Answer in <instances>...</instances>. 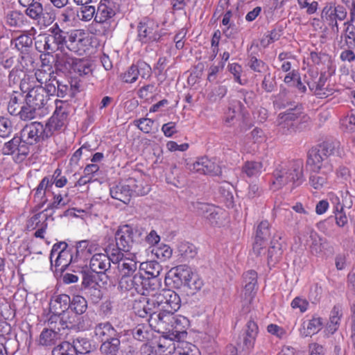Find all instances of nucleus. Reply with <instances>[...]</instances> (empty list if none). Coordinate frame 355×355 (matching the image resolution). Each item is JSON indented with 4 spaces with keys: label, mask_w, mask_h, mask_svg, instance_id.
Returning a JSON list of instances; mask_svg holds the SVG:
<instances>
[{
    "label": "nucleus",
    "mask_w": 355,
    "mask_h": 355,
    "mask_svg": "<svg viewBox=\"0 0 355 355\" xmlns=\"http://www.w3.org/2000/svg\"><path fill=\"white\" fill-rule=\"evenodd\" d=\"M53 355H76L75 349L72 343L64 341L55 346L53 351Z\"/></svg>",
    "instance_id": "79ce46f5"
},
{
    "label": "nucleus",
    "mask_w": 355,
    "mask_h": 355,
    "mask_svg": "<svg viewBox=\"0 0 355 355\" xmlns=\"http://www.w3.org/2000/svg\"><path fill=\"white\" fill-rule=\"evenodd\" d=\"M72 345L75 349L76 355L78 354H87L91 351L92 345L89 340L85 338H76Z\"/></svg>",
    "instance_id": "a19ab883"
},
{
    "label": "nucleus",
    "mask_w": 355,
    "mask_h": 355,
    "mask_svg": "<svg viewBox=\"0 0 355 355\" xmlns=\"http://www.w3.org/2000/svg\"><path fill=\"white\" fill-rule=\"evenodd\" d=\"M142 284L145 290L144 295L146 296L141 297L139 300H142L144 298H152L154 294H159L162 291L160 290L161 282L157 277L146 279Z\"/></svg>",
    "instance_id": "7c9ffc66"
},
{
    "label": "nucleus",
    "mask_w": 355,
    "mask_h": 355,
    "mask_svg": "<svg viewBox=\"0 0 355 355\" xmlns=\"http://www.w3.org/2000/svg\"><path fill=\"white\" fill-rule=\"evenodd\" d=\"M139 76V69L135 65H132L123 76L122 79L125 83H135Z\"/></svg>",
    "instance_id": "13d9d810"
},
{
    "label": "nucleus",
    "mask_w": 355,
    "mask_h": 355,
    "mask_svg": "<svg viewBox=\"0 0 355 355\" xmlns=\"http://www.w3.org/2000/svg\"><path fill=\"white\" fill-rule=\"evenodd\" d=\"M65 334L62 332L56 325L55 320H51L49 318L47 326L41 332L39 337V344L42 346H51L54 345L58 340H60L62 337Z\"/></svg>",
    "instance_id": "2eb2a0df"
},
{
    "label": "nucleus",
    "mask_w": 355,
    "mask_h": 355,
    "mask_svg": "<svg viewBox=\"0 0 355 355\" xmlns=\"http://www.w3.org/2000/svg\"><path fill=\"white\" fill-rule=\"evenodd\" d=\"M141 269L145 271V273L148 275L146 279L149 278H157L161 270L160 265L154 261L141 263Z\"/></svg>",
    "instance_id": "58836bf2"
},
{
    "label": "nucleus",
    "mask_w": 355,
    "mask_h": 355,
    "mask_svg": "<svg viewBox=\"0 0 355 355\" xmlns=\"http://www.w3.org/2000/svg\"><path fill=\"white\" fill-rule=\"evenodd\" d=\"M69 306H71L77 314H82L86 311L87 303L83 297L75 295L70 302Z\"/></svg>",
    "instance_id": "c03bdc74"
},
{
    "label": "nucleus",
    "mask_w": 355,
    "mask_h": 355,
    "mask_svg": "<svg viewBox=\"0 0 355 355\" xmlns=\"http://www.w3.org/2000/svg\"><path fill=\"white\" fill-rule=\"evenodd\" d=\"M51 266H54L56 270L64 271L68 266L75 272L76 262L73 254L67 249L65 242L55 243L50 254Z\"/></svg>",
    "instance_id": "423d86ee"
},
{
    "label": "nucleus",
    "mask_w": 355,
    "mask_h": 355,
    "mask_svg": "<svg viewBox=\"0 0 355 355\" xmlns=\"http://www.w3.org/2000/svg\"><path fill=\"white\" fill-rule=\"evenodd\" d=\"M38 110L37 107L31 106V105H24L20 107V110L17 111V114L22 120H31L35 117V112Z\"/></svg>",
    "instance_id": "8fccbe9b"
},
{
    "label": "nucleus",
    "mask_w": 355,
    "mask_h": 355,
    "mask_svg": "<svg viewBox=\"0 0 355 355\" xmlns=\"http://www.w3.org/2000/svg\"><path fill=\"white\" fill-rule=\"evenodd\" d=\"M341 315V309L339 306H334L331 311L329 322L326 327L329 334H333L338 329Z\"/></svg>",
    "instance_id": "c9c22d12"
},
{
    "label": "nucleus",
    "mask_w": 355,
    "mask_h": 355,
    "mask_svg": "<svg viewBox=\"0 0 355 355\" xmlns=\"http://www.w3.org/2000/svg\"><path fill=\"white\" fill-rule=\"evenodd\" d=\"M134 124L144 133H150L152 131L154 121L148 118H142L134 121Z\"/></svg>",
    "instance_id": "5fc2aeb1"
},
{
    "label": "nucleus",
    "mask_w": 355,
    "mask_h": 355,
    "mask_svg": "<svg viewBox=\"0 0 355 355\" xmlns=\"http://www.w3.org/2000/svg\"><path fill=\"white\" fill-rule=\"evenodd\" d=\"M47 214L45 211L34 214L27 221V228L35 230L38 227H46Z\"/></svg>",
    "instance_id": "72a5a7b5"
},
{
    "label": "nucleus",
    "mask_w": 355,
    "mask_h": 355,
    "mask_svg": "<svg viewBox=\"0 0 355 355\" xmlns=\"http://www.w3.org/2000/svg\"><path fill=\"white\" fill-rule=\"evenodd\" d=\"M177 349L175 355H200L198 347L188 342L177 340Z\"/></svg>",
    "instance_id": "f704fd0d"
},
{
    "label": "nucleus",
    "mask_w": 355,
    "mask_h": 355,
    "mask_svg": "<svg viewBox=\"0 0 355 355\" xmlns=\"http://www.w3.org/2000/svg\"><path fill=\"white\" fill-rule=\"evenodd\" d=\"M180 305V297L174 291L162 289L159 294H154L152 298L137 301L134 304V310L139 317L146 318L154 309L174 313Z\"/></svg>",
    "instance_id": "f257e3e1"
},
{
    "label": "nucleus",
    "mask_w": 355,
    "mask_h": 355,
    "mask_svg": "<svg viewBox=\"0 0 355 355\" xmlns=\"http://www.w3.org/2000/svg\"><path fill=\"white\" fill-rule=\"evenodd\" d=\"M307 165L311 171L309 184L315 189H321L327 184L328 175L333 169L323 147L309 151Z\"/></svg>",
    "instance_id": "f03ea898"
},
{
    "label": "nucleus",
    "mask_w": 355,
    "mask_h": 355,
    "mask_svg": "<svg viewBox=\"0 0 355 355\" xmlns=\"http://www.w3.org/2000/svg\"><path fill=\"white\" fill-rule=\"evenodd\" d=\"M98 12L101 14L100 21H98L96 19V17L94 19L95 22H105L106 20L112 18L115 15V11L110 6H107L105 5H101L98 9Z\"/></svg>",
    "instance_id": "6e6d98bb"
},
{
    "label": "nucleus",
    "mask_w": 355,
    "mask_h": 355,
    "mask_svg": "<svg viewBox=\"0 0 355 355\" xmlns=\"http://www.w3.org/2000/svg\"><path fill=\"white\" fill-rule=\"evenodd\" d=\"M245 295H250L257 284V273L254 270L248 271L244 274Z\"/></svg>",
    "instance_id": "a18cd8bd"
},
{
    "label": "nucleus",
    "mask_w": 355,
    "mask_h": 355,
    "mask_svg": "<svg viewBox=\"0 0 355 355\" xmlns=\"http://www.w3.org/2000/svg\"><path fill=\"white\" fill-rule=\"evenodd\" d=\"M322 326V319L314 315L311 319L303 322L300 328V334L303 337L311 336L319 332Z\"/></svg>",
    "instance_id": "b1692460"
},
{
    "label": "nucleus",
    "mask_w": 355,
    "mask_h": 355,
    "mask_svg": "<svg viewBox=\"0 0 355 355\" xmlns=\"http://www.w3.org/2000/svg\"><path fill=\"white\" fill-rule=\"evenodd\" d=\"M263 171V164L259 162H247L243 166V172L249 178L259 175Z\"/></svg>",
    "instance_id": "4c0bfd02"
},
{
    "label": "nucleus",
    "mask_w": 355,
    "mask_h": 355,
    "mask_svg": "<svg viewBox=\"0 0 355 355\" xmlns=\"http://www.w3.org/2000/svg\"><path fill=\"white\" fill-rule=\"evenodd\" d=\"M89 268L84 272L83 274V286L87 290V293H89L93 300L98 302L103 297V292L101 288L105 287L106 285H103V283L99 280L98 275L97 278L95 276L87 273Z\"/></svg>",
    "instance_id": "a211bd4d"
},
{
    "label": "nucleus",
    "mask_w": 355,
    "mask_h": 355,
    "mask_svg": "<svg viewBox=\"0 0 355 355\" xmlns=\"http://www.w3.org/2000/svg\"><path fill=\"white\" fill-rule=\"evenodd\" d=\"M12 131L10 121L5 117L0 118V137L8 136Z\"/></svg>",
    "instance_id": "0e129e2a"
},
{
    "label": "nucleus",
    "mask_w": 355,
    "mask_h": 355,
    "mask_svg": "<svg viewBox=\"0 0 355 355\" xmlns=\"http://www.w3.org/2000/svg\"><path fill=\"white\" fill-rule=\"evenodd\" d=\"M137 231L129 225H121L115 232L116 248L112 251L119 250L123 253L129 252L135 240Z\"/></svg>",
    "instance_id": "9d476101"
},
{
    "label": "nucleus",
    "mask_w": 355,
    "mask_h": 355,
    "mask_svg": "<svg viewBox=\"0 0 355 355\" xmlns=\"http://www.w3.org/2000/svg\"><path fill=\"white\" fill-rule=\"evenodd\" d=\"M46 130L44 125L39 122H33L26 125L21 131V136L23 142L28 146L35 144L42 136L46 137Z\"/></svg>",
    "instance_id": "dca6fc26"
},
{
    "label": "nucleus",
    "mask_w": 355,
    "mask_h": 355,
    "mask_svg": "<svg viewBox=\"0 0 355 355\" xmlns=\"http://www.w3.org/2000/svg\"><path fill=\"white\" fill-rule=\"evenodd\" d=\"M171 272L173 275V282L178 286H183L190 295L195 294L201 289L203 281L187 265H180L174 268Z\"/></svg>",
    "instance_id": "39448f33"
},
{
    "label": "nucleus",
    "mask_w": 355,
    "mask_h": 355,
    "mask_svg": "<svg viewBox=\"0 0 355 355\" xmlns=\"http://www.w3.org/2000/svg\"><path fill=\"white\" fill-rule=\"evenodd\" d=\"M152 252L159 259L166 260L169 259L172 255V250L168 245L160 244L154 246Z\"/></svg>",
    "instance_id": "49530a36"
},
{
    "label": "nucleus",
    "mask_w": 355,
    "mask_h": 355,
    "mask_svg": "<svg viewBox=\"0 0 355 355\" xmlns=\"http://www.w3.org/2000/svg\"><path fill=\"white\" fill-rule=\"evenodd\" d=\"M56 65L62 71L72 73L73 67L76 59L66 52L60 51L56 53Z\"/></svg>",
    "instance_id": "c756f323"
},
{
    "label": "nucleus",
    "mask_w": 355,
    "mask_h": 355,
    "mask_svg": "<svg viewBox=\"0 0 355 355\" xmlns=\"http://www.w3.org/2000/svg\"><path fill=\"white\" fill-rule=\"evenodd\" d=\"M310 89L319 98H323L328 97L329 93L322 92V89L325 87V80L324 78L320 77L318 82L309 84Z\"/></svg>",
    "instance_id": "864d4df0"
},
{
    "label": "nucleus",
    "mask_w": 355,
    "mask_h": 355,
    "mask_svg": "<svg viewBox=\"0 0 355 355\" xmlns=\"http://www.w3.org/2000/svg\"><path fill=\"white\" fill-rule=\"evenodd\" d=\"M4 155L15 154L19 161L23 160L29 153V147L24 144L18 136L14 137L10 141L4 144L2 148Z\"/></svg>",
    "instance_id": "f3484780"
},
{
    "label": "nucleus",
    "mask_w": 355,
    "mask_h": 355,
    "mask_svg": "<svg viewBox=\"0 0 355 355\" xmlns=\"http://www.w3.org/2000/svg\"><path fill=\"white\" fill-rule=\"evenodd\" d=\"M149 327V324L148 325L145 324H139L132 330L133 337L139 341H144L146 339H148Z\"/></svg>",
    "instance_id": "09e8293b"
},
{
    "label": "nucleus",
    "mask_w": 355,
    "mask_h": 355,
    "mask_svg": "<svg viewBox=\"0 0 355 355\" xmlns=\"http://www.w3.org/2000/svg\"><path fill=\"white\" fill-rule=\"evenodd\" d=\"M196 206L199 214L206 218L211 226L216 227L224 224L227 214L221 208L200 202H198Z\"/></svg>",
    "instance_id": "f8f14e48"
},
{
    "label": "nucleus",
    "mask_w": 355,
    "mask_h": 355,
    "mask_svg": "<svg viewBox=\"0 0 355 355\" xmlns=\"http://www.w3.org/2000/svg\"><path fill=\"white\" fill-rule=\"evenodd\" d=\"M177 339L169 333H164L152 341L150 347L157 355H175Z\"/></svg>",
    "instance_id": "9b49d317"
},
{
    "label": "nucleus",
    "mask_w": 355,
    "mask_h": 355,
    "mask_svg": "<svg viewBox=\"0 0 355 355\" xmlns=\"http://www.w3.org/2000/svg\"><path fill=\"white\" fill-rule=\"evenodd\" d=\"M342 126L346 131L354 132L355 131V113L352 112L351 114L346 116L342 119Z\"/></svg>",
    "instance_id": "e2e57ef3"
},
{
    "label": "nucleus",
    "mask_w": 355,
    "mask_h": 355,
    "mask_svg": "<svg viewBox=\"0 0 355 355\" xmlns=\"http://www.w3.org/2000/svg\"><path fill=\"white\" fill-rule=\"evenodd\" d=\"M44 84V87H43V89H45V95L47 98L49 96L55 95L57 92L58 80H55L54 77L51 78V79L48 80Z\"/></svg>",
    "instance_id": "69168bd1"
},
{
    "label": "nucleus",
    "mask_w": 355,
    "mask_h": 355,
    "mask_svg": "<svg viewBox=\"0 0 355 355\" xmlns=\"http://www.w3.org/2000/svg\"><path fill=\"white\" fill-rule=\"evenodd\" d=\"M180 255L185 259L193 258L197 252L193 245L189 243H182L178 247Z\"/></svg>",
    "instance_id": "3c124183"
},
{
    "label": "nucleus",
    "mask_w": 355,
    "mask_h": 355,
    "mask_svg": "<svg viewBox=\"0 0 355 355\" xmlns=\"http://www.w3.org/2000/svg\"><path fill=\"white\" fill-rule=\"evenodd\" d=\"M291 306L293 309H299L301 313H304L308 310L309 303L304 298L296 297L292 300Z\"/></svg>",
    "instance_id": "bf43d9fd"
},
{
    "label": "nucleus",
    "mask_w": 355,
    "mask_h": 355,
    "mask_svg": "<svg viewBox=\"0 0 355 355\" xmlns=\"http://www.w3.org/2000/svg\"><path fill=\"white\" fill-rule=\"evenodd\" d=\"M128 180H134L133 185L130 187L132 190V196L134 193L138 196H144L147 194L150 190L149 184L145 180L144 177L141 175L137 178L132 177Z\"/></svg>",
    "instance_id": "2f4dec72"
},
{
    "label": "nucleus",
    "mask_w": 355,
    "mask_h": 355,
    "mask_svg": "<svg viewBox=\"0 0 355 355\" xmlns=\"http://www.w3.org/2000/svg\"><path fill=\"white\" fill-rule=\"evenodd\" d=\"M112 262L118 264V270L121 279L119 286L125 290L130 289L133 286L132 277H135L137 268V257L135 253H123L119 250L111 252Z\"/></svg>",
    "instance_id": "20e7f679"
},
{
    "label": "nucleus",
    "mask_w": 355,
    "mask_h": 355,
    "mask_svg": "<svg viewBox=\"0 0 355 355\" xmlns=\"http://www.w3.org/2000/svg\"><path fill=\"white\" fill-rule=\"evenodd\" d=\"M269 226L268 221L263 220L257 227L255 241L253 245V251L257 254L261 253V250L266 248L267 241L270 238Z\"/></svg>",
    "instance_id": "412c9836"
},
{
    "label": "nucleus",
    "mask_w": 355,
    "mask_h": 355,
    "mask_svg": "<svg viewBox=\"0 0 355 355\" xmlns=\"http://www.w3.org/2000/svg\"><path fill=\"white\" fill-rule=\"evenodd\" d=\"M92 71L91 65L87 60L76 59L73 67L72 72L78 73L79 75H87Z\"/></svg>",
    "instance_id": "603ef678"
},
{
    "label": "nucleus",
    "mask_w": 355,
    "mask_h": 355,
    "mask_svg": "<svg viewBox=\"0 0 355 355\" xmlns=\"http://www.w3.org/2000/svg\"><path fill=\"white\" fill-rule=\"evenodd\" d=\"M67 196L63 197L62 195H55L53 200L50 205L52 209H60L64 207L69 203Z\"/></svg>",
    "instance_id": "338daca9"
},
{
    "label": "nucleus",
    "mask_w": 355,
    "mask_h": 355,
    "mask_svg": "<svg viewBox=\"0 0 355 355\" xmlns=\"http://www.w3.org/2000/svg\"><path fill=\"white\" fill-rule=\"evenodd\" d=\"M65 105L66 104L62 101H55V110L44 127L46 130V137L51 136L54 131L60 130L64 126L67 119Z\"/></svg>",
    "instance_id": "4468645a"
},
{
    "label": "nucleus",
    "mask_w": 355,
    "mask_h": 355,
    "mask_svg": "<svg viewBox=\"0 0 355 355\" xmlns=\"http://www.w3.org/2000/svg\"><path fill=\"white\" fill-rule=\"evenodd\" d=\"M246 335L243 340V350L249 352L253 349L257 336L258 334V326L253 320H249L246 325Z\"/></svg>",
    "instance_id": "cd10ccee"
},
{
    "label": "nucleus",
    "mask_w": 355,
    "mask_h": 355,
    "mask_svg": "<svg viewBox=\"0 0 355 355\" xmlns=\"http://www.w3.org/2000/svg\"><path fill=\"white\" fill-rule=\"evenodd\" d=\"M336 223L339 227H344L347 223V217L343 211V205H338L334 208Z\"/></svg>",
    "instance_id": "4d7b16f0"
},
{
    "label": "nucleus",
    "mask_w": 355,
    "mask_h": 355,
    "mask_svg": "<svg viewBox=\"0 0 355 355\" xmlns=\"http://www.w3.org/2000/svg\"><path fill=\"white\" fill-rule=\"evenodd\" d=\"M347 16V10L345 7L340 5H327L322 10L321 17L323 20L337 22L338 20L343 21Z\"/></svg>",
    "instance_id": "5701e85b"
},
{
    "label": "nucleus",
    "mask_w": 355,
    "mask_h": 355,
    "mask_svg": "<svg viewBox=\"0 0 355 355\" xmlns=\"http://www.w3.org/2000/svg\"><path fill=\"white\" fill-rule=\"evenodd\" d=\"M96 45V39L94 36L90 35L89 33H85V37H83V42L78 44V51L76 53L83 55L89 51L91 47Z\"/></svg>",
    "instance_id": "ea45409f"
},
{
    "label": "nucleus",
    "mask_w": 355,
    "mask_h": 355,
    "mask_svg": "<svg viewBox=\"0 0 355 355\" xmlns=\"http://www.w3.org/2000/svg\"><path fill=\"white\" fill-rule=\"evenodd\" d=\"M26 14L33 19H37L40 15L42 8L41 4L37 1L27 6Z\"/></svg>",
    "instance_id": "774afa93"
},
{
    "label": "nucleus",
    "mask_w": 355,
    "mask_h": 355,
    "mask_svg": "<svg viewBox=\"0 0 355 355\" xmlns=\"http://www.w3.org/2000/svg\"><path fill=\"white\" fill-rule=\"evenodd\" d=\"M299 113L297 109L288 110L285 112L280 113L277 120V125L283 130L285 129L288 130L298 117Z\"/></svg>",
    "instance_id": "c85d7f7f"
},
{
    "label": "nucleus",
    "mask_w": 355,
    "mask_h": 355,
    "mask_svg": "<svg viewBox=\"0 0 355 355\" xmlns=\"http://www.w3.org/2000/svg\"><path fill=\"white\" fill-rule=\"evenodd\" d=\"M191 171L200 173L218 175L221 173L220 167L214 161L206 157L198 159L193 164Z\"/></svg>",
    "instance_id": "6ab92c4d"
},
{
    "label": "nucleus",
    "mask_w": 355,
    "mask_h": 355,
    "mask_svg": "<svg viewBox=\"0 0 355 355\" xmlns=\"http://www.w3.org/2000/svg\"><path fill=\"white\" fill-rule=\"evenodd\" d=\"M50 318L53 321L55 320L59 329L62 332H64L67 329H71L75 326L77 316L71 313V311L67 310L59 315H51Z\"/></svg>",
    "instance_id": "393cba45"
},
{
    "label": "nucleus",
    "mask_w": 355,
    "mask_h": 355,
    "mask_svg": "<svg viewBox=\"0 0 355 355\" xmlns=\"http://www.w3.org/2000/svg\"><path fill=\"white\" fill-rule=\"evenodd\" d=\"M189 325L188 319L180 315H174L171 320L170 332L177 340H181L187 334L186 328Z\"/></svg>",
    "instance_id": "4be33fe9"
},
{
    "label": "nucleus",
    "mask_w": 355,
    "mask_h": 355,
    "mask_svg": "<svg viewBox=\"0 0 355 355\" xmlns=\"http://www.w3.org/2000/svg\"><path fill=\"white\" fill-rule=\"evenodd\" d=\"M148 25V24H139L138 26V35L142 42L157 39V36L153 33V29Z\"/></svg>",
    "instance_id": "37998d69"
},
{
    "label": "nucleus",
    "mask_w": 355,
    "mask_h": 355,
    "mask_svg": "<svg viewBox=\"0 0 355 355\" xmlns=\"http://www.w3.org/2000/svg\"><path fill=\"white\" fill-rule=\"evenodd\" d=\"M19 87L21 93L25 94L24 97L27 105H31L40 109L46 103L48 98L42 86L38 85L31 88L29 84L26 80H23Z\"/></svg>",
    "instance_id": "6e6552de"
},
{
    "label": "nucleus",
    "mask_w": 355,
    "mask_h": 355,
    "mask_svg": "<svg viewBox=\"0 0 355 355\" xmlns=\"http://www.w3.org/2000/svg\"><path fill=\"white\" fill-rule=\"evenodd\" d=\"M85 37V32L82 30H75L71 31L68 39L66 41L67 47L73 52L78 51V44L83 42V37Z\"/></svg>",
    "instance_id": "473e14b6"
},
{
    "label": "nucleus",
    "mask_w": 355,
    "mask_h": 355,
    "mask_svg": "<svg viewBox=\"0 0 355 355\" xmlns=\"http://www.w3.org/2000/svg\"><path fill=\"white\" fill-rule=\"evenodd\" d=\"M22 100H24V97L22 94L15 92L12 94L8 106V110L11 114H17L18 108H20L21 107L19 103Z\"/></svg>",
    "instance_id": "de8ad7c7"
},
{
    "label": "nucleus",
    "mask_w": 355,
    "mask_h": 355,
    "mask_svg": "<svg viewBox=\"0 0 355 355\" xmlns=\"http://www.w3.org/2000/svg\"><path fill=\"white\" fill-rule=\"evenodd\" d=\"M249 66L253 71L259 73H266L268 70V67L263 61L256 58H252Z\"/></svg>",
    "instance_id": "052dcab7"
},
{
    "label": "nucleus",
    "mask_w": 355,
    "mask_h": 355,
    "mask_svg": "<svg viewBox=\"0 0 355 355\" xmlns=\"http://www.w3.org/2000/svg\"><path fill=\"white\" fill-rule=\"evenodd\" d=\"M133 183L134 180H125L118 184L112 186L110 189L112 198L128 204L132 196L130 187L133 185Z\"/></svg>",
    "instance_id": "aec40b11"
},
{
    "label": "nucleus",
    "mask_w": 355,
    "mask_h": 355,
    "mask_svg": "<svg viewBox=\"0 0 355 355\" xmlns=\"http://www.w3.org/2000/svg\"><path fill=\"white\" fill-rule=\"evenodd\" d=\"M149 326L159 333H169L173 313L154 309L148 313Z\"/></svg>",
    "instance_id": "ddd939ff"
},
{
    "label": "nucleus",
    "mask_w": 355,
    "mask_h": 355,
    "mask_svg": "<svg viewBox=\"0 0 355 355\" xmlns=\"http://www.w3.org/2000/svg\"><path fill=\"white\" fill-rule=\"evenodd\" d=\"M61 170L60 168H57L50 180H52V185L54 184L56 187L62 188L64 187L67 182V179L64 176L61 175Z\"/></svg>",
    "instance_id": "680f3d73"
},
{
    "label": "nucleus",
    "mask_w": 355,
    "mask_h": 355,
    "mask_svg": "<svg viewBox=\"0 0 355 355\" xmlns=\"http://www.w3.org/2000/svg\"><path fill=\"white\" fill-rule=\"evenodd\" d=\"M70 302L69 296L66 294L57 295L50 302V311L52 315H59L68 310Z\"/></svg>",
    "instance_id": "a878e982"
},
{
    "label": "nucleus",
    "mask_w": 355,
    "mask_h": 355,
    "mask_svg": "<svg viewBox=\"0 0 355 355\" xmlns=\"http://www.w3.org/2000/svg\"><path fill=\"white\" fill-rule=\"evenodd\" d=\"M110 247L107 248L108 255L103 253H96L89 261V268L94 272L98 274V279L103 283V285H107L108 277L105 274L110 267L111 252Z\"/></svg>",
    "instance_id": "1a4fd4ad"
},
{
    "label": "nucleus",
    "mask_w": 355,
    "mask_h": 355,
    "mask_svg": "<svg viewBox=\"0 0 355 355\" xmlns=\"http://www.w3.org/2000/svg\"><path fill=\"white\" fill-rule=\"evenodd\" d=\"M94 332L96 338L102 342H105L117 336L116 329L109 322H101L98 324L95 327Z\"/></svg>",
    "instance_id": "bb28decb"
},
{
    "label": "nucleus",
    "mask_w": 355,
    "mask_h": 355,
    "mask_svg": "<svg viewBox=\"0 0 355 355\" xmlns=\"http://www.w3.org/2000/svg\"><path fill=\"white\" fill-rule=\"evenodd\" d=\"M120 346V340L117 336L103 342L101 351L106 355H116Z\"/></svg>",
    "instance_id": "e433bc0d"
},
{
    "label": "nucleus",
    "mask_w": 355,
    "mask_h": 355,
    "mask_svg": "<svg viewBox=\"0 0 355 355\" xmlns=\"http://www.w3.org/2000/svg\"><path fill=\"white\" fill-rule=\"evenodd\" d=\"M98 248V245L91 241L83 240L76 245L73 260L76 262L75 272H84L87 270L88 260Z\"/></svg>",
    "instance_id": "0eeeda50"
},
{
    "label": "nucleus",
    "mask_w": 355,
    "mask_h": 355,
    "mask_svg": "<svg viewBox=\"0 0 355 355\" xmlns=\"http://www.w3.org/2000/svg\"><path fill=\"white\" fill-rule=\"evenodd\" d=\"M274 180L270 185L273 191L284 186L292 190L300 186L305 180L303 173L302 160H296L287 164L279 166L273 173Z\"/></svg>",
    "instance_id": "7ed1b4c3"
}]
</instances>
